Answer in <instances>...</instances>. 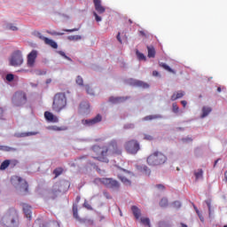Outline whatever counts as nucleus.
<instances>
[{
	"label": "nucleus",
	"mask_w": 227,
	"mask_h": 227,
	"mask_svg": "<svg viewBox=\"0 0 227 227\" xmlns=\"http://www.w3.org/2000/svg\"><path fill=\"white\" fill-rule=\"evenodd\" d=\"M10 166V160H5L2 162L0 166L1 171H4V169H7V168Z\"/></svg>",
	"instance_id": "nucleus-27"
},
{
	"label": "nucleus",
	"mask_w": 227,
	"mask_h": 227,
	"mask_svg": "<svg viewBox=\"0 0 227 227\" xmlns=\"http://www.w3.org/2000/svg\"><path fill=\"white\" fill-rule=\"evenodd\" d=\"M172 111L175 113V114H178L180 111V107H178V105L176 103L172 104Z\"/></svg>",
	"instance_id": "nucleus-35"
},
{
	"label": "nucleus",
	"mask_w": 227,
	"mask_h": 227,
	"mask_svg": "<svg viewBox=\"0 0 227 227\" xmlns=\"http://www.w3.org/2000/svg\"><path fill=\"white\" fill-rule=\"evenodd\" d=\"M131 210L136 219H139V217H141V210L137 207L132 206Z\"/></svg>",
	"instance_id": "nucleus-21"
},
{
	"label": "nucleus",
	"mask_w": 227,
	"mask_h": 227,
	"mask_svg": "<svg viewBox=\"0 0 227 227\" xmlns=\"http://www.w3.org/2000/svg\"><path fill=\"white\" fill-rule=\"evenodd\" d=\"M52 130H55L56 132H61V130H67V127L53 126Z\"/></svg>",
	"instance_id": "nucleus-37"
},
{
	"label": "nucleus",
	"mask_w": 227,
	"mask_h": 227,
	"mask_svg": "<svg viewBox=\"0 0 227 227\" xmlns=\"http://www.w3.org/2000/svg\"><path fill=\"white\" fill-rule=\"evenodd\" d=\"M59 54H60L61 56H64V58L68 59V57H67V55H65V52H63V51H59Z\"/></svg>",
	"instance_id": "nucleus-61"
},
{
	"label": "nucleus",
	"mask_w": 227,
	"mask_h": 227,
	"mask_svg": "<svg viewBox=\"0 0 227 227\" xmlns=\"http://www.w3.org/2000/svg\"><path fill=\"white\" fill-rule=\"evenodd\" d=\"M66 33H74L75 31H79V28H73V29H64Z\"/></svg>",
	"instance_id": "nucleus-49"
},
{
	"label": "nucleus",
	"mask_w": 227,
	"mask_h": 227,
	"mask_svg": "<svg viewBox=\"0 0 227 227\" xmlns=\"http://www.w3.org/2000/svg\"><path fill=\"white\" fill-rule=\"evenodd\" d=\"M124 148L128 152V153L136 155V153H137L138 150H140L139 142H137V140H134V139L129 140L125 143Z\"/></svg>",
	"instance_id": "nucleus-7"
},
{
	"label": "nucleus",
	"mask_w": 227,
	"mask_h": 227,
	"mask_svg": "<svg viewBox=\"0 0 227 227\" xmlns=\"http://www.w3.org/2000/svg\"><path fill=\"white\" fill-rule=\"evenodd\" d=\"M168 161V157L161 152L156 151L147 157L149 166H162Z\"/></svg>",
	"instance_id": "nucleus-4"
},
{
	"label": "nucleus",
	"mask_w": 227,
	"mask_h": 227,
	"mask_svg": "<svg viewBox=\"0 0 227 227\" xmlns=\"http://www.w3.org/2000/svg\"><path fill=\"white\" fill-rule=\"evenodd\" d=\"M67 40L70 42H78V40H82V36L81 35H69L67 36Z\"/></svg>",
	"instance_id": "nucleus-28"
},
{
	"label": "nucleus",
	"mask_w": 227,
	"mask_h": 227,
	"mask_svg": "<svg viewBox=\"0 0 227 227\" xmlns=\"http://www.w3.org/2000/svg\"><path fill=\"white\" fill-rule=\"evenodd\" d=\"M86 91L89 95H93V90L89 85L85 86Z\"/></svg>",
	"instance_id": "nucleus-44"
},
{
	"label": "nucleus",
	"mask_w": 227,
	"mask_h": 227,
	"mask_svg": "<svg viewBox=\"0 0 227 227\" xmlns=\"http://www.w3.org/2000/svg\"><path fill=\"white\" fill-rule=\"evenodd\" d=\"M121 33L119 32L118 35H117V40L120 43H121Z\"/></svg>",
	"instance_id": "nucleus-54"
},
{
	"label": "nucleus",
	"mask_w": 227,
	"mask_h": 227,
	"mask_svg": "<svg viewBox=\"0 0 227 227\" xmlns=\"http://www.w3.org/2000/svg\"><path fill=\"white\" fill-rule=\"evenodd\" d=\"M6 29H9L10 31H19V27H17L15 25L12 23H8L6 25Z\"/></svg>",
	"instance_id": "nucleus-31"
},
{
	"label": "nucleus",
	"mask_w": 227,
	"mask_h": 227,
	"mask_svg": "<svg viewBox=\"0 0 227 227\" xmlns=\"http://www.w3.org/2000/svg\"><path fill=\"white\" fill-rule=\"evenodd\" d=\"M134 85L137 86L138 88H143L144 90L150 88L148 83L141 81H135Z\"/></svg>",
	"instance_id": "nucleus-20"
},
{
	"label": "nucleus",
	"mask_w": 227,
	"mask_h": 227,
	"mask_svg": "<svg viewBox=\"0 0 227 227\" xmlns=\"http://www.w3.org/2000/svg\"><path fill=\"white\" fill-rule=\"evenodd\" d=\"M195 210H196V214H197L198 215H200V210H198L197 207H195Z\"/></svg>",
	"instance_id": "nucleus-63"
},
{
	"label": "nucleus",
	"mask_w": 227,
	"mask_h": 227,
	"mask_svg": "<svg viewBox=\"0 0 227 227\" xmlns=\"http://www.w3.org/2000/svg\"><path fill=\"white\" fill-rule=\"evenodd\" d=\"M76 84H78L79 86H82L84 84V80L82 79V76L78 75L76 77Z\"/></svg>",
	"instance_id": "nucleus-36"
},
{
	"label": "nucleus",
	"mask_w": 227,
	"mask_h": 227,
	"mask_svg": "<svg viewBox=\"0 0 227 227\" xmlns=\"http://www.w3.org/2000/svg\"><path fill=\"white\" fill-rule=\"evenodd\" d=\"M142 224H144V226H148V227H152V225L150 224V218L148 217H142L140 219Z\"/></svg>",
	"instance_id": "nucleus-29"
},
{
	"label": "nucleus",
	"mask_w": 227,
	"mask_h": 227,
	"mask_svg": "<svg viewBox=\"0 0 227 227\" xmlns=\"http://www.w3.org/2000/svg\"><path fill=\"white\" fill-rule=\"evenodd\" d=\"M153 119H155V116H153V115H148V116H145V117L144 118V120H145V121H148L153 120Z\"/></svg>",
	"instance_id": "nucleus-47"
},
{
	"label": "nucleus",
	"mask_w": 227,
	"mask_h": 227,
	"mask_svg": "<svg viewBox=\"0 0 227 227\" xmlns=\"http://www.w3.org/2000/svg\"><path fill=\"white\" fill-rule=\"evenodd\" d=\"M195 180H200V178H203V169L199 168L194 172Z\"/></svg>",
	"instance_id": "nucleus-25"
},
{
	"label": "nucleus",
	"mask_w": 227,
	"mask_h": 227,
	"mask_svg": "<svg viewBox=\"0 0 227 227\" xmlns=\"http://www.w3.org/2000/svg\"><path fill=\"white\" fill-rule=\"evenodd\" d=\"M100 121H102V115H100V114H97V116L92 119L82 120V123L85 127H91L93 125H97V123H100Z\"/></svg>",
	"instance_id": "nucleus-11"
},
{
	"label": "nucleus",
	"mask_w": 227,
	"mask_h": 227,
	"mask_svg": "<svg viewBox=\"0 0 227 227\" xmlns=\"http://www.w3.org/2000/svg\"><path fill=\"white\" fill-rule=\"evenodd\" d=\"M38 58V51L33 50L27 56V65L29 68H33L35 67V63H36V59Z\"/></svg>",
	"instance_id": "nucleus-10"
},
{
	"label": "nucleus",
	"mask_w": 227,
	"mask_h": 227,
	"mask_svg": "<svg viewBox=\"0 0 227 227\" xmlns=\"http://www.w3.org/2000/svg\"><path fill=\"white\" fill-rule=\"evenodd\" d=\"M61 192L59 184H55L52 189L49 191L48 196L51 200H56V197Z\"/></svg>",
	"instance_id": "nucleus-12"
},
{
	"label": "nucleus",
	"mask_w": 227,
	"mask_h": 227,
	"mask_svg": "<svg viewBox=\"0 0 227 227\" xmlns=\"http://www.w3.org/2000/svg\"><path fill=\"white\" fill-rule=\"evenodd\" d=\"M183 141L184 143H187V141H192V138H191V137L184 138Z\"/></svg>",
	"instance_id": "nucleus-58"
},
{
	"label": "nucleus",
	"mask_w": 227,
	"mask_h": 227,
	"mask_svg": "<svg viewBox=\"0 0 227 227\" xmlns=\"http://www.w3.org/2000/svg\"><path fill=\"white\" fill-rule=\"evenodd\" d=\"M41 38H43L44 43L46 45H50L51 49H58V43H56L54 40L49 39L48 37H41Z\"/></svg>",
	"instance_id": "nucleus-15"
},
{
	"label": "nucleus",
	"mask_w": 227,
	"mask_h": 227,
	"mask_svg": "<svg viewBox=\"0 0 227 227\" xmlns=\"http://www.w3.org/2000/svg\"><path fill=\"white\" fill-rule=\"evenodd\" d=\"M55 35H57L58 36H61V35H65V33L57 32V33H55Z\"/></svg>",
	"instance_id": "nucleus-62"
},
{
	"label": "nucleus",
	"mask_w": 227,
	"mask_h": 227,
	"mask_svg": "<svg viewBox=\"0 0 227 227\" xmlns=\"http://www.w3.org/2000/svg\"><path fill=\"white\" fill-rule=\"evenodd\" d=\"M181 104H182L183 107H186L187 106V101H185V100H182Z\"/></svg>",
	"instance_id": "nucleus-56"
},
{
	"label": "nucleus",
	"mask_w": 227,
	"mask_h": 227,
	"mask_svg": "<svg viewBox=\"0 0 227 227\" xmlns=\"http://www.w3.org/2000/svg\"><path fill=\"white\" fill-rule=\"evenodd\" d=\"M169 205V201L168 200L167 198H162L160 201V207H161V208H166V207H168Z\"/></svg>",
	"instance_id": "nucleus-26"
},
{
	"label": "nucleus",
	"mask_w": 227,
	"mask_h": 227,
	"mask_svg": "<svg viewBox=\"0 0 227 227\" xmlns=\"http://www.w3.org/2000/svg\"><path fill=\"white\" fill-rule=\"evenodd\" d=\"M35 35H37V37L40 39V40H43V38H45V36H43L42 35V33L40 32H35Z\"/></svg>",
	"instance_id": "nucleus-50"
},
{
	"label": "nucleus",
	"mask_w": 227,
	"mask_h": 227,
	"mask_svg": "<svg viewBox=\"0 0 227 227\" xmlns=\"http://www.w3.org/2000/svg\"><path fill=\"white\" fill-rule=\"evenodd\" d=\"M210 113H212V108L211 107L203 106L201 118H207V115L210 114Z\"/></svg>",
	"instance_id": "nucleus-22"
},
{
	"label": "nucleus",
	"mask_w": 227,
	"mask_h": 227,
	"mask_svg": "<svg viewBox=\"0 0 227 227\" xmlns=\"http://www.w3.org/2000/svg\"><path fill=\"white\" fill-rule=\"evenodd\" d=\"M139 34L141 35V36H146V33L144 30H141Z\"/></svg>",
	"instance_id": "nucleus-59"
},
{
	"label": "nucleus",
	"mask_w": 227,
	"mask_h": 227,
	"mask_svg": "<svg viewBox=\"0 0 227 227\" xmlns=\"http://www.w3.org/2000/svg\"><path fill=\"white\" fill-rule=\"evenodd\" d=\"M124 129H134V124L130 123V124H126L124 126Z\"/></svg>",
	"instance_id": "nucleus-52"
},
{
	"label": "nucleus",
	"mask_w": 227,
	"mask_h": 227,
	"mask_svg": "<svg viewBox=\"0 0 227 227\" xmlns=\"http://www.w3.org/2000/svg\"><path fill=\"white\" fill-rule=\"evenodd\" d=\"M206 204L207 205L209 215H212V205H211V203H210L209 200H207V201H206Z\"/></svg>",
	"instance_id": "nucleus-42"
},
{
	"label": "nucleus",
	"mask_w": 227,
	"mask_h": 227,
	"mask_svg": "<svg viewBox=\"0 0 227 227\" xmlns=\"http://www.w3.org/2000/svg\"><path fill=\"white\" fill-rule=\"evenodd\" d=\"M104 196H106V198H107V200H110L111 196H109V193L107 192H104Z\"/></svg>",
	"instance_id": "nucleus-57"
},
{
	"label": "nucleus",
	"mask_w": 227,
	"mask_h": 227,
	"mask_svg": "<svg viewBox=\"0 0 227 227\" xmlns=\"http://www.w3.org/2000/svg\"><path fill=\"white\" fill-rule=\"evenodd\" d=\"M156 187L159 189V191L166 190V186H164V184H157Z\"/></svg>",
	"instance_id": "nucleus-48"
},
{
	"label": "nucleus",
	"mask_w": 227,
	"mask_h": 227,
	"mask_svg": "<svg viewBox=\"0 0 227 227\" xmlns=\"http://www.w3.org/2000/svg\"><path fill=\"white\" fill-rule=\"evenodd\" d=\"M93 3H94V8L99 15H102V13H106V7L102 5L101 0H93Z\"/></svg>",
	"instance_id": "nucleus-13"
},
{
	"label": "nucleus",
	"mask_w": 227,
	"mask_h": 227,
	"mask_svg": "<svg viewBox=\"0 0 227 227\" xmlns=\"http://www.w3.org/2000/svg\"><path fill=\"white\" fill-rule=\"evenodd\" d=\"M174 208H180L182 207V203L178 200H176L172 203Z\"/></svg>",
	"instance_id": "nucleus-39"
},
{
	"label": "nucleus",
	"mask_w": 227,
	"mask_h": 227,
	"mask_svg": "<svg viewBox=\"0 0 227 227\" xmlns=\"http://www.w3.org/2000/svg\"><path fill=\"white\" fill-rule=\"evenodd\" d=\"M144 139L145 141H153V137L152 135H145Z\"/></svg>",
	"instance_id": "nucleus-43"
},
{
	"label": "nucleus",
	"mask_w": 227,
	"mask_h": 227,
	"mask_svg": "<svg viewBox=\"0 0 227 227\" xmlns=\"http://www.w3.org/2000/svg\"><path fill=\"white\" fill-rule=\"evenodd\" d=\"M159 226L160 227H171V224H169L167 222H160Z\"/></svg>",
	"instance_id": "nucleus-40"
},
{
	"label": "nucleus",
	"mask_w": 227,
	"mask_h": 227,
	"mask_svg": "<svg viewBox=\"0 0 227 227\" xmlns=\"http://www.w3.org/2000/svg\"><path fill=\"white\" fill-rule=\"evenodd\" d=\"M67 108V95L63 92L55 94L53 98L52 109L56 113H61L63 109Z\"/></svg>",
	"instance_id": "nucleus-3"
},
{
	"label": "nucleus",
	"mask_w": 227,
	"mask_h": 227,
	"mask_svg": "<svg viewBox=\"0 0 227 227\" xmlns=\"http://www.w3.org/2000/svg\"><path fill=\"white\" fill-rule=\"evenodd\" d=\"M93 15H94V17H95V20H96V22H100V21H102V18L100 17V16H98V14L97 13V12H93Z\"/></svg>",
	"instance_id": "nucleus-41"
},
{
	"label": "nucleus",
	"mask_w": 227,
	"mask_h": 227,
	"mask_svg": "<svg viewBox=\"0 0 227 227\" xmlns=\"http://www.w3.org/2000/svg\"><path fill=\"white\" fill-rule=\"evenodd\" d=\"M118 178L121 179V181L122 182V184H123L124 185H131V184H132V183L130 182V180L127 179V177H125V176H121V175H119V176H118Z\"/></svg>",
	"instance_id": "nucleus-24"
},
{
	"label": "nucleus",
	"mask_w": 227,
	"mask_h": 227,
	"mask_svg": "<svg viewBox=\"0 0 227 227\" xmlns=\"http://www.w3.org/2000/svg\"><path fill=\"white\" fill-rule=\"evenodd\" d=\"M83 207H85V208H87V210H91L92 209L91 205H90V203H88V201H85L83 203Z\"/></svg>",
	"instance_id": "nucleus-46"
},
{
	"label": "nucleus",
	"mask_w": 227,
	"mask_h": 227,
	"mask_svg": "<svg viewBox=\"0 0 227 227\" xmlns=\"http://www.w3.org/2000/svg\"><path fill=\"white\" fill-rule=\"evenodd\" d=\"M9 63L11 67H20L24 63V58H22V51L16 50L12 52L11 58L9 59Z\"/></svg>",
	"instance_id": "nucleus-6"
},
{
	"label": "nucleus",
	"mask_w": 227,
	"mask_h": 227,
	"mask_svg": "<svg viewBox=\"0 0 227 227\" xmlns=\"http://www.w3.org/2000/svg\"><path fill=\"white\" fill-rule=\"evenodd\" d=\"M23 212L27 219H31V206L23 204Z\"/></svg>",
	"instance_id": "nucleus-17"
},
{
	"label": "nucleus",
	"mask_w": 227,
	"mask_h": 227,
	"mask_svg": "<svg viewBox=\"0 0 227 227\" xmlns=\"http://www.w3.org/2000/svg\"><path fill=\"white\" fill-rule=\"evenodd\" d=\"M147 52L148 58H155V54H157V51H155V47H153V45L147 46Z\"/></svg>",
	"instance_id": "nucleus-18"
},
{
	"label": "nucleus",
	"mask_w": 227,
	"mask_h": 227,
	"mask_svg": "<svg viewBox=\"0 0 227 227\" xmlns=\"http://www.w3.org/2000/svg\"><path fill=\"white\" fill-rule=\"evenodd\" d=\"M120 100V98H110V102L116 104Z\"/></svg>",
	"instance_id": "nucleus-51"
},
{
	"label": "nucleus",
	"mask_w": 227,
	"mask_h": 227,
	"mask_svg": "<svg viewBox=\"0 0 227 227\" xmlns=\"http://www.w3.org/2000/svg\"><path fill=\"white\" fill-rule=\"evenodd\" d=\"M12 184L13 182H18V184L20 185V190L24 194H27V192H29V185L27 184V182H26V180L22 179L20 176H15L12 177Z\"/></svg>",
	"instance_id": "nucleus-9"
},
{
	"label": "nucleus",
	"mask_w": 227,
	"mask_h": 227,
	"mask_svg": "<svg viewBox=\"0 0 227 227\" xmlns=\"http://www.w3.org/2000/svg\"><path fill=\"white\" fill-rule=\"evenodd\" d=\"M12 102L14 107H22L27 102V95L22 90L14 93Z\"/></svg>",
	"instance_id": "nucleus-5"
},
{
	"label": "nucleus",
	"mask_w": 227,
	"mask_h": 227,
	"mask_svg": "<svg viewBox=\"0 0 227 227\" xmlns=\"http://www.w3.org/2000/svg\"><path fill=\"white\" fill-rule=\"evenodd\" d=\"M153 75L154 77H157V76L159 75V73H158L157 71H153Z\"/></svg>",
	"instance_id": "nucleus-60"
},
{
	"label": "nucleus",
	"mask_w": 227,
	"mask_h": 227,
	"mask_svg": "<svg viewBox=\"0 0 227 227\" xmlns=\"http://www.w3.org/2000/svg\"><path fill=\"white\" fill-rule=\"evenodd\" d=\"M184 95H185L184 91L179 90V91L174 92L170 99L172 100V102H175V100H178V98H184Z\"/></svg>",
	"instance_id": "nucleus-16"
},
{
	"label": "nucleus",
	"mask_w": 227,
	"mask_h": 227,
	"mask_svg": "<svg viewBox=\"0 0 227 227\" xmlns=\"http://www.w3.org/2000/svg\"><path fill=\"white\" fill-rule=\"evenodd\" d=\"M38 131H30V132H22L19 135H16V137H27L29 136H36Z\"/></svg>",
	"instance_id": "nucleus-19"
},
{
	"label": "nucleus",
	"mask_w": 227,
	"mask_h": 227,
	"mask_svg": "<svg viewBox=\"0 0 227 227\" xmlns=\"http://www.w3.org/2000/svg\"><path fill=\"white\" fill-rule=\"evenodd\" d=\"M87 224H88V226H93V224H94L93 220H89V221L87 222Z\"/></svg>",
	"instance_id": "nucleus-55"
},
{
	"label": "nucleus",
	"mask_w": 227,
	"mask_h": 227,
	"mask_svg": "<svg viewBox=\"0 0 227 227\" xmlns=\"http://www.w3.org/2000/svg\"><path fill=\"white\" fill-rule=\"evenodd\" d=\"M224 178L227 180V170L224 172Z\"/></svg>",
	"instance_id": "nucleus-64"
},
{
	"label": "nucleus",
	"mask_w": 227,
	"mask_h": 227,
	"mask_svg": "<svg viewBox=\"0 0 227 227\" xmlns=\"http://www.w3.org/2000/svg\"><path fill=\"white\" fill-rule=\"evenodd\" d=\"M14 79L15 75H13V74H8L6 75V81H8V82H12Z\"/></svg>",
	"instance_id": "nucleus-38"
},
{
	"label": "nucleus",
	"mask_w": 227,
	"mask_h": 227,
	"mask_svg": "<svg viewBox=\"0 0 227 227\" xmlns=\"http://www.w3.org/2000/svg\"><path fill=\"white\" fill-rule=\"evenodd\" d=\"M44 118L47 120V121H51V123H58L59 121V119H58V116L53 115L51 112H45L44 113Z\"/></svg>",
	"instance_id": "nucleus-14"
},
{
	"label": "nucleus",
	"mask_w": 227,
	"mask_h": 227,
	"mask_svg": "<svg viewBox=\"0 0 227 227\" xmlns=\"http://www.w3.org/2000/svg\"><path fill=\"white\" fill-rule=\"evenodd\" d=\"M96 182H100V184H103L108 189H120V183L113 178H97Z\"/></svg>",
	"instance_id": "nucleus-8"
},
{
	"label": "nucleus",
	"mask_w": 227,
	"mask_h": 227,
	"mask_svg": "<svg viewBox=\"0 0 227 227\" xmlns=\"http://www.w3.org/2000/svg\"><path fill=\"white\" fill-rule=\"evenodd\" d=\"M63 174V168H57L53 170V175H55L54 178H58L59 175Z\"/></svg>",
	"instance_id": "nucleus-30"
},
{
	"label": "nucleus",
	"mask_w": 227,
	"mask_h": 227,
	"mask_svg": "<svg viewBox=\"0 0 227 227\" xmlns=\"http://www.w3.org/2000/svg\"><path fill=\"white\" fill-rule=\"evenodd\" d=\"M13 148L7 146V145H0V151L1 152H12Z\"/></svg>",
	"instance_id": "nucleus-34"
},
{
	"label": "nucleus",
	"mask_w": 227,
	"mask_h": 227,
	"mask_svg": "<svg viewBox=\"0 0 227 227\" xmlns=\"http://www.w3.org/2000/svg\"><path fill=\"white\" fill-rule=\"evenodd\" d=\"M137 56L140 61H146V56H145V54L139 52L138 51H137Z\"/></svg>",
	"instance_id": "nucleus-33"
},
{
	"label": "nucleus",
	"mask_w": 227,
	"mask_h": 227,
	"mask_svg": "<svg viewBox=\"0 0 227 227\" xmlns=\"http://www.w3.org/2000/svg\"><path fill=\"white\" fill-rule=\"evenodd\" d=\"M84 106L86 107V109H90V104L89 103H82L81 105H80V107L82 108V109H84Z\"/></svg>",
	"instance_id": "nucleus-45"
},
{
	"label": "nucleus",
	"mask_w": 227,
	"mask_h": 227,
	"mask_svg": "<svg viewBox=\"0 0 227 227\" xmlns=\"http://www.w3.org/2000/svg\"><path fill=\"white\" fill-rule=\"evenodd\" d=\"M73 215L74 219H79V212H78L77 206L75 205L73 206Z\"/></svg>",
	"instance_id": "nucleus-32"
},
{
	"label": "nucleus",
	"mask_w": 227,
	"mask_h": 227,
	"mask_svg": "<svg viewBox=\"0 0 227 227\" xmlns=\"http://www.w3.org/2000/svg\"><path fill=\"white\" fill-rule=\"evenodd\" d=\"M160 67H161V68H164V70H167V72H169L170 74H176V71L173 70L166 63H160Z\"/></svg>",
	"instance_id": "nucleus-23"
},
{
	"label": "nucleus",
	"mask_w": 227,
	"mask_h": 227,
	"mask_svg": "<svg viewBox=\"0 0 227 227\" xmlns=\"http://www.w3.org/2000/svg\"><path fill=\"white\" fill-rule=\"evenodd\" d=\"M3 113H4V111L0 107V120H4V118H3Z\"/></svg>",
	"instance_id": "nucleus-53"
},
{
	"label": "nucleus",
	"mask_w": 227,
	"mask_h": 227,
	"mask_svg": "<svg viewBox=\"0 0 227 227\" xmlns=\"http://www.w3.org/2000/svg\"><path fill=\"white\" fill-rule=\"evenodd\" d=\"M92 150L97 155L94 159L99 162H105L106 164L109 162V157H118V155H121V148L118 146V143L115 140H112L107 145L102 148L98 145H94Z\"/></svg>",
	"instance_id": "nucleus-1"
},
{
	"label": "nucleus",
	"mask_w": 227,
	"mask_h": 227,
	"mask_svg": "<svg viewBox=\"0 0 227 227\" xmlns=\"http://www.w3.org/2000/svg\"><path fill=\"white\" fill-rule=\"evenodd\" d=\"M19 216L17 210L12 207L8 210L7 214L2 218V223L6 227H17Z\"/></svg>",
	"instance_id": "nucleus-2"
}]
</instances>
